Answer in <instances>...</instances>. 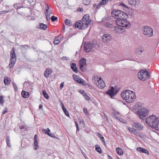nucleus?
Listing matches in <instances>:
<instances>
[{"label": "nucleus", "instance_id": "f257e3e1", "mask_svg": "<svg viewBox=\"0 0 159 159\" xmlns=\"http://www.w3.org/2000/svg\"><path fill=\"white\" fill-rule=\"evenodd\" d=\"M91 22V20L89 19L88 14H85L84 16L81 20H79L75 22L74 24L76 28L80 29L83 30L87 28L88 25Z\"/></svg>", "mask_w": 159, "mask_h": 159}, {"label": "nucleus", "instance_id": "f03ea898", "mask_svg": "<svg viewBox=\"0 0 159 159\" xmlns=\"http://www.w3.org/2000/svg\"><path fill=\"white\" fill-rule=\"evenodd\" d=\"M145 121L149 126L159 130V118L154 115L150 116L146 119Z\"/></svg>", "mask_w": 159, "mask_h": 159}, {"label": "nucleus", "instance_id": "7ed1b4c3", "mask_svg": "<svg viewBox=\"0 0 159 159\" xmlns=\"http://www.w3.org/2000/svg\"><path fill=\"white\" fill-rule=\"evenodd\" d=\"M121 96L127 102L129 103L134 102L136 98L135 93L129 90L123 91L121 93Z\"/></svg>", "mask_w": 159, "mask_h": 159}, {"label": "nucleus", "instance_id": "20e7f679", "mask_svg": "<svg viewBox=\"0 0 159 159\" xmlns=\"http://www.w3.org/2000/svg\"><path fill=\"white\" fill-rule=\"evenodd\" d=\"M112 16L118 20H127L128 18L127 15L123 12L117 10H114L111 12Z\"/></svg>", "mask_w": 159, "mask_h": 159}, {"label": "nucleus", "instance_id": "39448f33", "mask_svg": "<svg viewBox=\"0 0 159 159\" xmlns=\"http://www.w3.org/2000/svg\"><path fill=\"white\" fill-rule=\"evenodd\" d=\"M134 52L136 55L140 56L143 58L148 57L149 54L148 51L145 49L141 46H139L136 48Z\"/></svg>", "mask_w": 159, "mask_h": 159}, {"label": "nucleus", "instance_id": "423d86ee", "mask_svg": "<svg viewBox=\"0 0 159 159\" xmlns=\"http://www.w3.org/2000/svg\"><path fill=\"white\" fill-rule=\"evenodd\" d=\"M139 79L142 81H145L150 78V75L146 69L142 70L138 73Z\"/></svg>", "mask_w": 159, "mask_h": 159}, {"label": "nucleus", "instance_id": "0eeeda50", "mask_svg": "<svg viewBox=\"0 0 159 159\" xmlns=\"http://www.w3.org/2000/svg\"><path fill=\"white\" fill-rule=\"evenodd\" d=\"M15 48L13 47L10 52V62L9 64V67L10 69L13 68L16 60V55L15 53Z\"/></svg>", "mask_w": 159, "mask_h": 159}, {"label": "nucleus", "instance_id": "6e6552de", "mask_svg": "<svg viewBox=\"0 0 159 159\" xmlns=\"http://www.w3.org/2000/svg\"><path fill=\"white\" fill-rule=\"evenodd\" d=\"M143 34L146 37H151L153 35V30L150 27L144 26L142 29Z\"/></svg>", "mask_w": 159, "mask_h": 159}, {"label": "nucleus", "instance_id": "1a4fd4ad", "mask_svg": "<svg viewBox=\"0 0 159 159\" xmlns=\"http://www.w3.org/2000/svg\"><path fill=\"white\" fill-rule=\"evenodd\" d=\"M97 46V42H96L85 43L84 44V50L86 52H89Z\"/></svg>", "mask_w": 159, "mask_h": 159}, {"label": "nucleus", "instance_id": "9d476101", "mask_svg": "<svg viewBox=\"0 0 159 159\" xmlns=\"http://www.w3.org/2000/svg\"><path fill=\"white\" fill-rule=\"evenodd\" d=\"M148 111L146 108H142L138 110L137 114L141 119L144 120L146 118V116L148 114Z\"/></svg>", "mask_w": 159, "mask_h": 159}, {"label": "nucleus", "instance_id": "9b49d317", "mask_svg": "<svg viewBox=\"0 0 159 159\" xmlns=\"http://www.w3.org/2000/svg\"><path fill=\"white\" fill-rule=\"evenodd\" d=\"M116 21L117 22L118 21V23L122 28H129L131 26L130 24L127 20H117Z\"/></svg>", "mask_w": 159, "mask_h": 159}, {"label": "nucleus", "instance_id": "f8f14e48", "mask_svg": "<svg viewBox=\"0 0 159 159\" xmlns=\"http://www.w3.org/2000/svg\"><path fill=\"white\" fill-rule=\"evenodd\" d=\"M79 65L81 70L83 72L85 71L87 67L86 60L84 58L80 59L79 61Z\"/></svg>", "mask_w": 159, "mask_h": 159}, {"label": "nucleus", "instance_id": "ddd939ff", "mask_svg": "<svg viewBox=\"0 0 159 159\" xmlns=\"http://www.w3.org/2000/svg\"><path fill=\"white\" fill-rule=\"evenodd\" d=\"M45 10L44 12L47 20H49L50 19V15L52 13V11L51 9H50L47 4H45Z\"/></svg>", "mask_w": 159, "mask_h": 159}, {"label": "nucleus", "instance_id": "4468645a", "mask_svg": "<svg viewBox=\"0 0 159 159\" xmlns=\"http://www.w3.org/2000/svg\"><path fill=\"white\" fill-rule=\"evenodd\" d=\"M29 11L28 9L24 7L21 6L17 10V12L18 14L21 15H26L27 12Z\"/></svg>", "mask_w": 159, "mask_h": 159}, {"label": "nucleus", "instance_id": "2eb2a0df", "mask_svg": "<svg viewBox=\"0 0 159 159\" xmlns=\"http://www.w3.org/2000/svg\"><path fill=\"white\" fill-rule=\"evenodd\" d=\"M118 22L116 25H117V26H116V25H114L113 28L112 30L115 33L117 34H120L123 32V29L120 26V25H118Z\"/></svg>", "mask_w": 159, "mask_h": 159}, {"label": "nucleus", "instance_id": "dca6fc26", "mask_svg": "<svg viewBox=\"0 0 159 159\" xmlns=\"http://www.w3.org/2000/svg\"><path fill=\"white\" fill-rule=\"evenodd\" d=\"M117 22H107L103 24V26L107 28H113L114 25H116Z\"/></svg>", "mask_w": 159, "mask_h": 159}, {"label": "nucleus", "instance_id": "f3484780", "mask_svg": "<svg viewBox=\"0 0 159 159\" xmlns=\"http://www.w3.org/2000/svg\"><path fill=\"white\" fill-rule=\"evenodd\" d=\"M101 38L103 42L107 43L110 41L111 39V36L110 34H104Z\"/></svg>", "mask_w": 159, "mask_h": 159}, {"label": "nucleus", "instance_id": "a211bd4d", "mask_svg": "<svg viewBox=\"0 0 159 159\" xmlns=\"http://www.w3.org/2000/svg\"><path fill=\"white\" fill-rule=\"evenodd\" d=\"M118 91L116 90H114L113 87H111V89L106 93V94L109 95L110 97L112 98L113 96L116 94Z\"/></svg>", "mask_w": 159, "mask_h": 159}, {"label": "nucleus", "instance_id": "6ab92c4d", "mask_svg": "<svg viewBox=\"0 0 159 159\" xmlns=\"http://www.w3.org/2000/svg\"><path fill=\"white\" fill-rule=\"evenodd\" d=\"M96 85L99 88L102 89L105 87V84L104 81L100 78L98 80Z\"/></svg>", "mask_w": 159, "mask_h": 159}, {"label": "nucleus", "instance_id": "aec40b11", "mask_svg": "<svg viewBox=\"0 0 159 159\" xmlns=\"http://www.w3.org/2000/svg\"><path fill=\"white\" fill-rule=\"evenodd\" d=\"M73 77L74 80L78 83L80 84H83V82L84 80L80 77L78 75L73 74Z\"/></svg>", "mask_w": 159, "mask_h": 159}, {"label": "nucleus", "instance_id": "412c9836", "mask_svg": "<svg viewBox=\"0 0 159 159\" xmlns=\"http://www.w3.org/2000/svg\"><path fill=\"white\" fill-rule=\"evenodd\" d=\"M133 127V128H135L139 130H142L143 128V126H142L141 125L140 123L136 122H134V123Z\"/></svg>", "mask_w": 159, "mask_h": 159}, {"label": "nucleus", "instance_id": "4be33fe9", "mask_svg": "<svg viewBox=\"0 0 159 159\" xmlns=\"http://www.w3.org/2000/svg\"><path fill=\"white\" fill-rule=\"evenodd\" d=\"M52 72V70L49 68H47L44 73V75L45 77L48 78L49 75L51 74Z\"/></svg>", "mask_w": 159, "mask_h": 159}, {"label": "nucleus", "instance_id": "5701e85b", "mask_svg": "<svg viewBox=\"0 0 159 159\" xmlns=\"http://www.w3.org/2000/svg\"><path fill=\"white\" fill-rule=\"evenodd\" d=\"M70 67L72 71L75 73L78 72V70L76 64L75 63H72L70 64Z\"/></svg>", "mask_w": 159, "mask_h": 159}, {"label": "nucleus", "instance_id": "b1692460", "mask_svg": "<svg viewBox=\"0 0 159 159\" xmlns=\"http://www.w3.org/2000/svg\"><path fill=\"white\" fill-rule=\"evenodd\" d=\"M137 150L140 152L144 153L146 154H149V152L147 149L139 147L137 148Z\"/></svg>", "mask_w": 159, "mask_h": 159}, {"label": "nucleus", "instance_id": "393cba45", "mask_svg": "<svg viewBox=\"0 0 159 159\" xmlns=\"http://www.w3.org/2000/svg\"><path fill=\"white\" fill-rule=\"evenodd\" d=\"M24 85L30 89H33V84L30 82L25 81L24 84Z\"/></svg>", "mask_w": 159, "mask_h": 159}, {"label": "nucleus", "instance_id": "a878e982", "mask_svg": "<svg viewBox=\"0 0 159 159\" xmlns=\"http://www.w3.org/2000/svg\"><path fill=\"white\" fill-rule=\"evenodd\" d=\"M37 136L36 134H35L34 136V148L35 150H37L39 147V145H38V143L37 142Z\"/></svg>", "mask_w": 159, "mask_h": 159}, {"label": "nucleus", "instance_id": "bb28decb", "mask_svg": "<svg viewBox=\"0 0 159 159\" xmlns=\"http://www.w3.org/2000/svg\"><path fill=\"white\" fill-rule=\"evenodd\" d=\"M61 106L62 109L63 111L64 112L65 114L67 116L69 117L70 115L68 111L66 110V108L65 107L63 103L61 102Z\"/></svg>", "mask_w": 159, "mask_h": 159}, {"label": "nucleus", "instance_id": "cd10ccee", "mask_svg": "<svg viewBox=\"0 0 159 159\" xmlns=\"http://www.w3.org/2000/svg\"><path fill=\"white\" fill-rule=\"evenodd\" d=\"M29 93L28 92L23 90L21 92V95L24 98H28L29 97Z\"/></svg>", "mask_w": 159, "mask_h": 159}, {"label": "nucleus", "instance_id": "c85d7f7f", "mask_svg": "<svg viewBox=\"0 0 159 159\" xmlns=\"http://www.w3.org/2000/svg\"><path fill=\"white\" fill-rule=\"evenodd\" d=\"M116 151L118 154L120 155H122L123 154V152L122 149L119 147L116 148Z\"/></svg>", "mask_w": 159, "mask_h": 159}, {"label": "nucleus", "instance_id": "c756f323", "mask_svg": "<svg viewBox=\"0 0 159 159\" xmlns=\"http://www.w3.org/2000/svg\"><path fill=\"white\" fill-rule=\"evenodd\" d=\"M34 2L33 0H24L25 3L27 5H32Z\"/></svg>", "mask_w": 159, "mask_h": 159}, {"label": "nucleus", "instance_id": "7c9ffc66", "mask_svg": "<svg viewBox=\"0 0 159 159\" xmlns=\"http://www.w3.org/2000/svg\"><path fill=\"white\" fill-rule=\"evenodd\" d=\"M95 150L98 152L99 154H101L102 153L101 149L99 145H97L95 146Z\"/></svg>", "mask_w": 159, "mask_h": 159}, {"label": "nucleus", "instance_id": "2f4dec72", "mask_svg": "<svg viewBox=\"0 0 159 159\" xmlns=\"http://www.w3.org/2000/svg\"><path fill=\"white\" fill-rule=\"evenodd\" d=\"M4 83L5 85H8L10 84L11 83V80H9L8 78L7 77V78H5L4 80Z\"/></svg>", "mask_w": 159, "mask_h": 159}, {"label": "nucleus", "instance_id": "473e14b6", "mask_svg": "<svg viewBox=\"0 0 159 159\" xmlns=\"http://www.w3.org/2000/svg\"><path fill=\"white\" fill-rule=\"evenodd\" d=\"M65 24L69 26H70L72 25V22L71 20L69 19H66L65 21Z\"/></svg>", "mask_w": 159, "mask_h": 159}, {"label": "nucleus", "instance_id": "72a5a7b5", "mask_svg": "<svg viewBox=\"0 0 159 159\" xmlns=\"http://www.w3.org/2000/svg\"><path fill=\"white\" fill-rule=\"evenodd\" d=\"M47 28V26L46 25L43 23H40V29L45 30Z\"/></svg>", "mask_w": 159, "mask_h": 159}, {"label": "nucleus", "instance_id": "f704fd0d", "mask_svg": "<svg viewBox=\"0 0 159 159\" xmlns=\"http://www.w3.org/2000/svg\"><path fill=\"white\" fill-rule=\"evenodd\" d=\"M42 93L44 97L47 99H48L49 98V96L48 94L46 93L45 90H43L42 91Z\"/></svg>", "mask_w": 159, "mask_h": 159}, {"label": "nucleus", "instance_id": "c9c22d12", "mask_svg": "<svg viewBox=\"0 0 159 159\" xmlns=\"http://www.w3.org/2000/svg\"><path fill=\"white\" fill-rule=\"evenodd\" d=\"M129 3L132 5H135L136 3V0H128Z\"/></svg>", "mask_w": 159, "mask_h": 159}, {"label": "nucleus", "instance_id": "e433bc0d", "mask_svg": "<svg viewBox=\"0 0 159 159\" xmlns=\"http://www.w3.org/2000/svg\"><path fill=\"white\" fill-rule=\"evenodd\" d=\"M119 114V112L114 111L112 113V115L113 117L116 118V119L117 118V117H118V116H117V115Z\"/></svg>", "mask_w": 159, "mask_h": 159}, {"label": "nucleus", "instance_id": "4c0bfd02", "mask_svg": "<svg viewBox=\"0 0 159 159\" xmlns=\"http://www.w3.org/2000/svg\"><path fill=\"white\" fill-rule=\"evenodd\" d=\"M83 3L86 5H88L90 3V0H83Z\"/></svg>", "mask_w": 159, "mask_h": 159}, {"label": "nucleus", "instance_id": "58836bf2", "mask_svg": "<svg viewBox=\"0 0 159 159\" xmlns=\"http://www.w3.org/2000/svg\"><path fill=\"white\" fill-rule=\"evenodd\" d=\"M12 84L13 86V88H14V90L15 91H16L18 90L17 87V86L16 84H15L14 82H12Z\"/></svg>", "mask_w": 159, "mask_h": 159}, {"label": "nucleus", "instance_id": "ea45409f", "mask_svg": "<svg viewBox=\"0 0 159 159\" xmlns=\"http://www.w3.org/2000/svg\"><path fill=\"white\" fill-rule=\"evenodd\" d=\"M83 111L85 115H88L89 113L88 111L87 108L84 107L83 109Z\"/></svg>", "mask_w": 159, "mask_h": 159}, {"label": "nucleus", "instance_id": "a19ab883", "mask_svg": "<svg viewBox=\"0 0 159 159\" xmlns=\"http://www.w3.org/2000/svg\"><path fill=\"white\" fill-rule=\"evenodd\" d=\"M132 133L137 136H140V134L136 131L135 129H134L133 132Z\"/></svg>", "mask_w": 159, "mask_h": 159}, {"label": "nucleus", "instance_id": "79ce46f5", "mask_svg": "<svg viewBox=\"0 0 159 159\" xmlns=\"http://www.w3.org/2000/svg\"><path fill=\"white\" fill-rule=\"evenodd\" d=\"M42 132H43V133L47 134V133H48V132H49L50 131V129L48 128H47V129L46 130V129H43L42 130Z\"/></svg>", "mask_w": 159, "mask_h": 159}, {"label": "nucleus", "instance_id": "37998d69", "mask_svg": "<svg viewBox=\"0 0 159 159\" xmlns=\"http://www.w3.org/2000/svg\"><path fill=\"white\" fill-rule=\"evenodd\" d=\"M50 19L53 22L57 19V17H56L55 16H51Z\"/></svg>", "mask_w": 159, "mask_h": 159}, {"label": "nucleus", "instance_id": "c03bdc74", "mask_svg": "<svg viewBox=\"0 0 159 159\" xmlns=\"http://www.w3.org/2000/svg\"><path fill=\"white\" fill-rule=\"evenodd\" d=\"M60 43V42L59 41V40L58 39H54L53 41V43L54 45H57Z\"/></svg>", "mask_w": 159, "mask_h": 159}, {"label": "nucleus", "instance_id": "a18cd8bd", "mask_svg": "<svg viewBox=\"0 0 159 159\" xmlns=\"http://www.w3.org/2000/svg\"><path fill=\"white\" fill-rule=\"evenodd\" d=\"M119 5L120 6H121L125 8H127V9H129V7H128V6H126L125 4L123 3H120V4H119Z\"/></svg>", "mask_w": 159, "mask_h": 159}, {"label": "nucleus", "instance_id": "49530a36", "mask_svg": "<svg viewBox=\"0 0 159 159\" xmlns=\"http://www.w3.org/2000/svg\"><path fill=\"white\" fill-rule=\"evenodd\" d=\"M83 96L85 98L87 101H89L90 99V97L86 93Z\"/></svg>", "mask_w": 159, "mask_h": 159}, {"label": "nucleus", "instance_id": "de8ad7c7", "mask_svg": "<svg viewBox=\"0 0 159 159\" xmlns=\"http://www.w3.org/2000/svg\"><path fill=\"white\" fill-rule=\"evenodd\" d=\"M3 97L2 96H0V104H3Z\"/></svg>", "mask_w": 159, "mask_h": 159}, {"label": "nucleus", "instance_id": "09e8293b", "mask_svg": "<svg viewBox=\"0 0 159 159\" xmlns=\"http://www.w3.org/2000/svg\"><path fill=\"white\" fill-rule=\"evenodd\" d=\"M14 7L16 8L17 10L18 9H19V8L21 7V6H19V4H16L14 5Z\"/></svg>", "mask_w": 159, "mask_h": 159}, {"label": "nucleus", "instance_id": "8fccbe9b", "mask_svg": "<svg viewBox=\"0 0 159 159\" xmlns=\"http://www.w3.org/2000/svg\"><path fill=\"white\" fill-rule=\"evenodd\" d=\"M100 139L102 140V142L105 145H106V144L105 143V139H104V138L102 136V137Z\"/></svg>", "mask_w": 159, "mask_h": 159}, {"label": "nucleus", "instance_id": "3c124183", "mask_svg": "<svg viewBox=\"0 0 159 159\" xmlns=\"http://www.w3.org/2000/svg\"><path fill=\"white\" fill-rule=\"evenodd\" d=\"M6 139L7 143L10 142V137L9 136H7L6 137Z\"/></svg>", "mask_w": 159, "mask_h": 159}, {"label": "nucleus", "instance_id": "603ef678", "mask_svg": "<svg viewBox=\"0 0 159 159\" xmlns=\"http://www.w3.org/2000/svg\"><path fill=\"white\" fill-rule=\"evenodd\" d=\"M47 134L50 137L53 138H55L54 134H53L50 133L48 132V133H47Z\"/></svg>", "mask_w": 159, "mask_h": 159}, {"label": "nucleus", "instance_id": "864d4df0", "mask_svg": "<svg viewBox=\"0 0 159 159\" xmlns=\"http://www.w3.org/2000/svg\"><path fill=\"white\" fill-rule=\"evenodd\" d=\"M4 109H5V110L3 111L2 112V114H5L7 112V107H5Z\"/></svg>", "mask_w": 159, "mask_h": 159}, {"label": "nucleus", "instance_id": "5fc2aeb1", "mask_svg": "<svg viewBox=\"0 0 159 159\" xmlns=\"http://www.w3.org/2000/svg\"><path fill=\"white\" fill-rule=\"evenodd\" d=\"M79 92L82 94L83 96H84L86 93L83 90H79Z\"/></svg>", "mask_w": 159, "mask_h": 159}, {"label": "nucleus", "instance_id": "6e6d98bb", "mask_svg": "<svg viewBox=\"0 0 159 159\" xmlns=\"http://www.w3.org/2000/svg\"><path fill=\"white\" fill-rule=\"evenodd\" d=\"M107 3L104 0H102L100 2V4L101 5H104L106 4Z\"/></svg>", "mask_w": 159, "mask_h": 159}, {"label": "nucleus", "instance_id": "4d7b16f0", "mask_svg": "<svg viewBox=\"0 0 159 159\" xmlns=\"http://www.w3.org/2000/svg\"><path fill=\"white\" fill-rule=\"evenodd\" d=\"M116 119L121 122H123V120H124L122 118H121L120 116L117 117V118Z\"/></svg>", "mask_w": 159, "mask_h": 159}, {"label": "nucleus", "instance_id": "13d9d810", "mask_svg": "<svg viewBox=\"0 0 159 159\" xmlns=\"http://www.w3.org/2000/svg\"><path fill=\"white\" fill-rule=\"evenodd\" d=\"M20 46L21 47V48H20V49H22V47H23V48H25L26 47H28V45H20Z\"/></svg>", "mask_w": 159, "mask_h": 159}, {"label": "nucleus", "instance_id": "bf43d9fd", "mask_svg": "<svg viewBox=\"0 0 159 159\" xmlns=\"http://www.w3.org/2000/svg\"><path fill=\"white\" fill-rule=\"evenodd\" d=\"M64 82H62L61 83V84H60V89H62L63 88V87L64 86Z\"/></svg>", "mask_w": 159, "mask_h": 159}, {"label": "nucleus", "instance_id": "052dcab7", "mask_svg": "<svg viewBox=\"0 0 159 159\" xmlns=\"http://www.w3.org/2000/svg\"><path fill=\"white\" fill-rule=\"evenodd\" d=\"M128 129L129 131L131 133H132V132H133L134 129V128H133V129H132L131 127H128Z\"/></svg>", "mask_w": 159, "mask_h": 159}, {"label": "nucleus", "instance_id": "680f3d73", "mask_svg": "<svg viewBox=\"0 0 159 159\" xmlns=\"http://www.w3.org/2000/svg\"><path fill=\"white\" fill-rule=\"evenodd\" d=\"M97 135L100 139L102 137V135L100 133L97 132Z\"/></svg>", "mask_w": 159, "mask_h": 159}, {"label": "nucleus", "instance_id": "e2e57ef3", "mask_svg": "<svg viewBox=\"0 0 159 159\" xmlns=\"http://www.w3.org/2000/svg\"><path fill=\"white\" fill-rule=\"evenodd\" d=\"M101 5V4H100V2L97 5H96V9H98L100 8V6Z\"/></svg>", "mask_w": 159, "mask_h": 159}, {"label": "nucleus", "instance_id": "0e129e2a", "mask_svg": "<svg viewBox=\"0 0 159 159\" xmlns=\"http://www.w3.org/2000/svg\"><path fill=\"white\" fill-rule=\"evenodd\" d=\"M19 128L20 129H25V126L24 125L20 126L19 127Z\"/></svg>", "mask_w": 159, "mask_h": 159}, {"label": "nucleus", "instance_id": "69168bd1", "mask_svg": "<svg viewBox=\"0 0 159 159\" xmlns=\"http://www.w3.org/2000/svg\"><path fill=\"white\" fill-rule=\"evenodd\" d=\"M61 60H67L68 59H67V57H61Z\"/></svg>", "mask_w": 159, "mask_h": 159}, {"label": "nucleus", "instance_id": "338daca9", "mask_svg": "<svg viewBox=\"0 0 159 159\" xmlns=\"http://www.w3.org/2000/svg\"><path fill=\"white\" fill-rule=\"evenodd\" d=\"M76 127L77 128V130L78 131H79V127L78 124H76Z\"/></svg>", "mask_w": 159, "mask_h": 159}, {"label": "nucleus", "instance_id": "774afa93", "mask_svg": "<svg viewBox=\"0 0 159 159\" xmlns=\"http://www.w3.org/2000/svg\"><path fill=\"white\" fill-rule=\"evenodd\" d=\"M7 146H8L9 147H11V144H10V143H7Z\"/></svg>", "mask_w": 159, "mask_h": 159}]
</instances>
